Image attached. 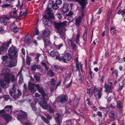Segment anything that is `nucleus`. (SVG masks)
<instances>
[{
  "instance_id": "603ef678",
  "label": "nucleus",
  "mask_w": 125,
  "mask_h": 125,
  "mask_svg": "<svg viewBox=\"0 0 125 125\" xmlns=\"http://www.w3.org/2000/svg\"><path fill=\"white\" fill-rule=\"evenodd\" d=\"M62 3V0H56V3L57 5H60Z\"/></svg>"
},
{
  "instance_id": "473e14b6",
  "label": "nucleus",
  "mask_w": 125,
  "mask_h": 125,
  "mask_svg": "<svg viewBox=\"0 0 125 125\" xmlns=\"http://www.w3.org/2000/svg\"><path fill=\"white\" fill-rule=\"evenodd\" d=\"M41 63L43 66L45 67V69L47 70H48V68L47 67L46 64L45 63V62L44 61H42L41 62Z\"/></svg>"
},
{
  "instance_id": "5fc2aeb1",
  "label": "nucleus",
  "mask_w": 125,
  "mask_h": 125,
  "mask_svg": "<svg viewBox=\"0 0 125 125\" xmlns=\"http://www.w3.org/2000/svg\"><path fill=\"white\" fill-rule=\"evenodd\" d=\"M68 20L70 22H71L73 21V19L72 16H68Z\"/></svg>"
},
{
  "instance_id": "2eb2a0df",
  "label": "nucleus",
  "mask_w": 125,
  "mask_h": 125,
  "mask_svg": "<svg viewBox=\"0 0 125 125\" xmlns=\"http://www.w3.org/2000/svg\"><path fill=\"white\" fill-rule=\"evenodd\" d=\"M57 99L58 101L61 102L66 101L67 99V98L65 95L59 96L58 97Z\"/></svg>"
},
{
  "instance_id": "c9c22d12",
  "label": "nucleus",
  "mask_w": 125,
  "mask_h": 125,
  "mask_svg": "<svg viewBox=\"0 0 125 125\" xmlns=\"http://www.w3.org/2000/svg\"><path fill=\"white\" fill-rule=\"evenodd\" d=\"M48 15L49 16V17H48L49 18H50L52 19H53L54 18V14L53 13V12H52L51 13H50V14H48ZM47 18H48L46 17Z\"/></svg>"
},
{
  "instance_id": "7c9ffc66",
  "label": "nucleus",
  "mask_w": 125,
  "mask_h": 125,
  "mask_svg": "<svg viewBox=\"0 0 125 125\" xmlns=\"http://www.w3.org/2000/svg\"><path fill=\"white\" fill-rule=\"evenodd\" d=\"M52 6L51 7V8H52L54 10H57L59 8L57 6V4L56 3L55 4H51Z\"/></svg>"
},
{
  "instance_id": "cd10ccee",
  "label": "nucleus",
  "mask_w": 125,
  "mask_h": 125,
  "mask_svg": "<svg viewBox=\"0 0 125 125\" xmlns=\"http://www.w3.org/2000/svg\"><path fill=\"white\" fill-rule=\"evenodd\" d=\"M109 116L111 118H113L114 119H115L116 118V115H115L114 112L113 111L109 113Z\"/></svg>"
},
{
  "instance_id": "69168bd1",
  "label": "nucleus",
  "mask_w": 125,
  "mask_h": 125,
  "mask_svg": "<svg viewBox=\"0 0 125 125\" xmlns=\"http://www.w3.org/2000/svg\"><path fill=\"white\" fill-rule=\"evenodd\" d=\"M102 11V9L101 8H100L98 11L97 12V14H100Z\"/></svg>"
},
{
  "instance_id": "9b49d317",
  "label": "nucleus",
  "mask_w": 125,
  "mask_h": 125,
  "mask_svg": "<svg viewBox=\"0 0 125 125\" xmlns=\"http://www.w3.org/2000/svg\"><path fill=\"white\" fill-rule=\"evenodd\" d=\"M44 18H45L43 20L44 23L48 26H51L52 24L51 21L50 20L49 18L46 17V15L44 16Z\"/></svg>"
},
{
  "instance_id": "c03bdc74",
  "label": "nucleus",
  "mask_w": 125,
  "mask_h": 125,
  "mask_svg": "<svg viewBox=\"0 0 125 125\" xmlns=\"http://www.w3.org/2000/svg\"><path fill=\"white\" fill-rule=\"evenodd\" d=\"M112 12V11L110 10L108 11V13L107 14V18H110L111 17Z\"/></svg>"
},
{
  "instance_id": "4c0bfd02",
  "label": "nucleus",
  "mask_w": 125,
  "mask_h": 125,
  "mask_svg": "<svg viewBox=\"0 0 125 125\" xmlns=\"http://www.w3.org/2000/svg\"><path fill=\"white\" fill-rule=\"evenodd\" d=\"M68 42L69 43H70L71 45L73 46V47H75L76 46V45L73 43L72 41L70 39L68 40Z\"/></svg>"
},
{
  "instance_id": "052dcab7",
  "label": "nucleus",
  "mask_w": 125,
  "mask_h": 125,
  "mask_svg": "<svg viewBox=\"0 0 125 125\" xmlns=\"http://www.w3.org/2000/svg\"><path fill=\"white\" fill-rule=\"evenodd\" d=\"M23 125H31V123L29 121H27L23 124Z\"/></svg>"
},
{
  "instance_id": "423d86ee",
  "label": "nucleus",
  "mask_w": 125,
  "mask_h": 125,
  "mask_svg": "<svg viewBox=\"0 0 125 125\" xmlns=\"http://www.w3.org/2000/svg\"><path fill=\"white\" fill-rule=\"evenodd\" d=\"M71 56L69 53L65 54L62 57H60L59 56H56V59L60 61H63L64 62H66L71 60Z\"/></svg>"
},
{
  "instance_id": "f257e3e1",
  "label": "nucleus",
  "mask_w": 125,
  "mask_h": 125,
  "mask_svg": "<svg viewBox=\"0 0 125 125\" xmlns=\"http://www.w3.org/2000/svg\"><path fill=\"white\" fill-rule=\"evenodd\" d=\"M2 74L4 75L3 78L4 82L1 81L0 82V85L2 87L5 88L9 86L8 83L10 81V70L8 69H5L2 71Z\"/></svg>"
},
{
  "instance_id": "bf43d9fd",
  "label": "nucleus",
  "mask_w": 125,
  "mask_h": 125,
  "mask_svg": "<svg viewBox=\"0 0 125 125\" xmlns=\"http://www.w3.org/2000/svg\"><path fill=\"white\" fill-rule=\"evenodd\" d=\"M76 69L78 70H79V62L76 63Z\"/></svg>"
},
{
  "instance_id": "a18cd8bd",
  "label": "nucleus",
  "mask_w": 125,
  "mask_h": 125,
  "mask_svg": "<svg viewBox=\"0 0 125 125\" xmlns=\"http://www.w3.org/2000/svg\"><path fill=\"white\" fill-rule=\"evenodd\" d=\"M50 55L51 56L54 57L56 55V53L54 50H52L50 53Z\"/></svg>"
},
{
  "instance_id": "864d4df0",
  "label": "nucleus",
  "mask_w": 125,
  "mask_h": 125,
  "mask_svg": "<svg viewBox=\"0 0 125 125\" xmlns=\"http://www.w3.org/2000/svg\"><path fill=\"white\" fill-rule=\"evenodd\" d=\"M118 71L117 70H115L114 71L112 72V74H113L115 73V74L116 77H118Z\"/></svg>"
},
{
  "instance_id": "680f3d73",
  "label": "nucleus",
  "mask_w": 125,
  "mask_h": 125,
  "mask_svg": "<svg viewBox=\"0 0 125 125\" xmlns=\"http://www.w3.org/2000/svg\"><path fill=\"white\" fill-rule=\"evenodd\" d=\"M36 69V66L35 65H33L31 68V70L32 71L35 70Z\"/></svg>"
},
{
  "instance_id": "0e129e2a",
  "label": "nucleus",
  "mask_w": 125,
  "mask_h": 125,
  "mask_svg": "<svg viewBox=\"0 0 125 125\" xmlns=\"http://www.w3.org/2000/svg\"><path fill=\"white\" fill-rule=\"evenodd\" d=\"M45 115L46 116L47 118L49 119H51L52 117L51 116H50L48 114H46Z\"/></svg>"
},
{
  "instance_id": "ea45409f",
  "label": "nucleus",
  "mask_w": 125,
  "mask_h": 125,
  "mask_svg": "<svg viewBox=\"0 0 125 125\" xmlns=\"http://www.w3.org/2000/svg\"><path fill=\"white\" fill-rule=\"evenodd\" d=\"M102 95V93L101 91H98L97 95H98L99 99H100L101 98Z\"/></svg>"
},
{
  "instance_id": "72a5a7b5",
  "label": "nucleus",
  "mask_w": 125,
  "mask_h": 125,
  "mask_svg": "<svg viewBox=\"0 0 125 125\" xmlns=\"http://www.w3.org/2000/svg\"><path fill=\"white\" fill-rule=\"evenodd\" d=\"M93 91L94 93V96L96 97L97 96V94L98 91L97 88L94 87L93 89Z\"/></svg>"
},
{
  "instance_id": "4468645a",
  "label": "nucleus",
  "mask_w": 125,
  "mask_h": 125,
  "mask_svg": "<svg viewBox=\"0 0 125 125\" xmlns=\"http://www.w3.org/2000/svg\"><path fill=\"white\" fill-rule=\"evenodd\" d=\"M69 4L67 3H65L62 8V11L64 13L68 11L70 8Z\"/></svg>"
},
{
  "instance_id": "6e6d98bb",
  "label": "nucleus",
  "mask_w": 125,
  "mask_h": 125,
  "mask_svg": "<svg viewBox=\"0 0 125 125\" xmlns=\"http://www.w3.org/2000/svg\"><path fill=\"white\" fill-rule=\"evenodd\" d=\"M4 61H5L8 58V57L7 56H3L1 58Z\"/></svg>"
},
{
  "instance_id": "5701e85b",
  "label": "nucleus",
  "mask_w": 125,
  "mask_h": 125,
  "mask_svg": "<svg viewBox=\"0 0 125 125\" xmlns=\"http://www.w3.org/2000/svg\"><path fill=\"white\" fill-rule=\"evenodd\" d=\"M11 26L13 29V31L14 33H17L18 32L19 30V28L16 26H15V22H13L11 24Z\"/></svg>"
},
{
  "instance_id": "bb28decb",
  "label": "nucleus",
  "mask_w": 125,
  "mask_h": 125,
  "mask_svg": "<svg viewBox=\"0 0 125 125\" xmlns=\"http://www.w3.org/2000/svg\"><path fill=\"white\" fill-rule=\"evenodd\" d=\"M39 74V73H36L34 76V78L37 81H39L40 79V77L38 76Z\"/></svg>"
},
{
  "instance_id": "393cba45",
  "label": "nucleus",
  "mask_w": 125,
  "mask_h": 125,
  "mask_svg": "<svg viewBox=\"0 0 125 125\" xmlns=\"http://www.w3.org/2000/svg\"><path fill=\"white\" fill-rule=\"evenodd\" d=\"M79 100L77 97H76L74 101L73 105L74 107H76L79 102Z\"/></svg>"
},
{
  "instance_id": "412c9836",
  "label": "nucleus",
  "mask_w": 125,
  "mask_h": 125,
  "mask_svg": "<svg viewBox=\"0 0 125 125\" xmlns=\"http://www.w3.org/2000/svg\"><path fill=\"white\" fill-rule=\"evenodd\" d=\"M10 18L8 17L5 16L2 18H0V23H3L4 22L8 21L10 20Z\"/></svg>"
},
{
  "instance_id": "774afa93",
  "label": "nucleus",
  "mask_w": 125,
  "mask_h": 125,
  "mask_svg": "<svg viewBox=\"0 0 125 125\" xmlns=\"http://www.w3.org/2000/svg\"><path fill=\"white\" fill-rule=\"evenodd\" d=\"M72 83V81H71L70 82V83H69L68 84L66 85V87L67 88L69 87L71 85V84Z\"/></svg>"
},
{
  "instance_id": "a211bd4d",
  "label": "nucleus",
  "mask_w": 125,
  "mask_h": 125,
  "mask_svg": "<svg viewBox=\"0 0 125 125\" xmlns=\"http://www.w3.org/2000/svg\"><path fill=\"white\" fill-rule=\"evenodd\" d=\"M2 116L6 120L7 122V124L8 121H11L12 119L11 116L7 114H3L2 115Z\"/></svg>"
},
{
  "instance_id": "aec40b11",
  "label": "nucleus",
  "mask_w": 125,
  "mask_h": 125,
  "mask_svg": "<svg viewBox=\"0 0 125 125\" xmlns=\"http://www.w3.org/2000/svg\"><path fill=\"white\" fill-rule=\"evenodd\" d=\"M12 107V106L10 105H8L6 106L5 107V108L6 109V111L10 113L11 114H13L14 115V112H11V108Z\"/></svg>"
},
{
  "instance_id": "f03ea898",
  "label": "nucleus",
  "mask_w": 125,
  "mask_h": 125,
  "mask_svg": "<svg viewBox=\"0 0 125 125\" xmlns=\"http://www.w3.org/2000/svg\"><path fill=\"white\" fill-rule=\"evenodd\" d=\"M67 23L66 21L62 23H55V27L57 29V32L59 33L61 37L63 39L65 38V27Z\"/></svg>"
},
{
  "instance_id": "49530a36",
  "label": "nucleus",
  "mask_w": 125,
  "mask_h": 125,
  "mask_svg": "<svg viewBox=\"0 0 125 125\" xmlns=\"http://www.w3.org/2000/svg\"><path fill=\"white\" fill-rule=\"evenodd\" d=\"M51 84L53 85H54L55 83V80L54 78H52L51 79L50 81Z\"/></svg>"
},
{
  "instance_id": "f8f14e48",
  "label": "nucleus",
  "mask_w": 125,
  "mask_h": 125,
  "mask_svg": "<svg viewBox=\"0 0 125 125\" xmlns=\"http://www.w3.org/2000/svg\"><path fill=\"white\" fill-rule=\"evenodd\" d=\"M110 85L107 84L105 83L104 87L105 88V91L108 93H111L112 91L111 89L112 83L111 82L109 83Z\"/></svg>"
},
{
  "instance_id": "6ab92c4d",
  "label": "nucleus",
  "mask_w": 125,
  "mask_h": 125,
  "mask_svg": "<svg viewBox=\"0 0 125 125\" xmlns=\"http://www.w3.org/2000/svg\"><path fill=\"white\" fill-rule=\"evenodd\" d=\"M49 31L47 30H44L42 31V35L44 38H46L49 36Z\"/></svg>"
},
{
  "instance_id": "ddd939ff",
  "label": "nucleus",
  "mask_w": 125,
  "mask_h": 125,
  "mask_svg": "<svg viewBox=\"0 0 125 125\" xmlns=\"http://www.w3.org/2000/svg\"><path fill=\"white\" fill-rule=\"evenodd\" d=\"M45 99L43 97V99L42 101H41L39 103L40 105L42 108L45 109H47L48 107V104L45 101Z\"/></svg>"
},
{
  "instance_id": "09e8293b",
  "label": "nucleus",
  "mask_w": 125,
  "mask_h": 125,
  "mask_svg": "<svg viewBox=\"0 0 125 125\" xmlns=\"http://www.w3.org/2000/svg\"><path fill=\"white\" fill-rule=\"evenodd\" d=\"M58 18L59 19H61L62 18V16L61 14L60 13H58L56 14Z\"/></svg>"
},
{
  "instance_id": "c85d7f7f",
  "label": "nucleus",
  "mask_w": 125,
  "mask_h": 125,
  "mask_svg": "<svg viewBox=\"0 0 125 125\" xmlns=\"http://www.w3.org/2000/svg\"><path fill=\"white\" fill-rule=\"evenodd\" d=\"M41 118L42 120L45 123L48 124H49V121L44 116H41Z\"/></svg>"
},
{
  "instance_id": "4be33fe9",
  "label": "nucleus",
  "mask_w": 125,
  "mask_h": 125,
  "mask_svg": "<svg viewBox=\"0 0 125 125\" xmlns=\"http://www.w3.org/2000/svg\"><path fill=\"white\" fill-rule=\"evenodd\" d=\"M56 115L57 116L55 117L56 121L58 125H60L61 123V121L60 118L61 116L59 114H56Z\"/></svg>"
},
{
  "instance_id": "4d7b16f0",
  "label": "nucleus",
  "mask_w": 125,
  "mask_h": 125,
  "mask_svg": "<svg viewBox=\"0 0 125 125\" xmlns=\"http://www.w3.org/2000/svg\"><path fill=\"white\" fill-rule=\"evenodd\" d=\"M89 74L91 76V77L92 78H93L94 77V74L92 72L91 70L90 69V70Z\"/></svg>"
},
{
  "instance_id": "2f4dec72",
  "label": "nucleus",
  "mask_w": 125,
  "mask_h": 125,
  "mask_svg": "<svg viewBox=\"0 0 125 125\" xmlns=\"http://www.w3.org/2000/svg\"><path fill=\"white\" fill-rule=\"evenodd\" d=\"M87 31L86 30L85 31L84 33L83 36V39L84 41H86L87 39Z\"/></svg>"
},
{
  "instance_id": "79ce46f5",
  "label": "nucleus",
  "mask_w": 125,
  "mask_h": 125,
  "mask_svg": "<svg viewBox=\"0 0 125 125\" xmlns=\"http://www.w3.org/2000/svg\"><path fill=\"white\" fill-rule=\"evenodd\" d=\"M3 97L5 100H7L10 99V96L8 95H3Z\"/></svg>"
},
{
  "instance_id": "f3484780",
  "label": "nucleus",
  "mask_w": 125,
  "mask_h": 125,
  "mask_svg": "<svg viewBox=\"0 0 125 125\" xmlns=\"http://www.w3.org/2000/svg\"><path fill=\"white\" fill-rule=\"evenodd\" d=\"M81 13L82 16H79L76 20V23L78 25L80 24L82 20V17L84 15V14L82 12H81Z\"/></svg>"
},
{
  "instance_id": "338daca9",
  "label": "nucleus",
  "mask_w": 125,
  "mask_h": 125,
  "mask_svg": "<svg viewBox=\"0 0 125 125\" xmlns=\"http://www.w3.org/2000/svg\"><path fill=\"white\" fill-rule=\"evenodd\" d=\"M49 111L50 113H53L54 112V110H53L52 109V107H49Z\"/></svg>"
},
{
  "instance_id": "a878e982",
  "label": "nucleus",
  "mask_w": 125,
  "mask_h": 125,
  "mask_svg": "<svg viewBox=\"0 0 125 125\" xmlns=\"http://www.w3.org/2000/svg\"><path fill=\"white\" fill-rule=\"evenodd\" d=\"M36 103L35 102L31 104V106L32 110L34 111H36L37 110V108L35 106V104Z\"/></svg>"
},
{
  "instance_id": "13d9d810",
  "label": "nucleus",
  "mask_w": 125,
  "mask_h": 125,
  "mask_svg": "<svg viewBox=\"0 0 125 125\" xmlns=\"http://www.w3.org/2000/svg\"><path fill=\"white\" fill-rule=\"evenodd\" d=\"M11 5L10 4H5L2 6V7L5 8L10 6Z\"/></svg>"
},
{
  "instance_id": "e433bc0d",
  "label": "nucleus",
  "mask_w": 125,
  "mask_h": 125,
  "mask_svg": "<svg viewBox=\"0 0 125 125\" xmlns=\"http://www.w3.org/2000/svg\"><path fill=\"white\" fill-rule=\"evenodd\" d=\"M27 15V11L26 10H23L21 11L20 13L21 16H25Z\"/></svg>"
},
{
  "instance_id": "1a4fd4ad",
  "label": "nucleus",
  "mask_w": 125,
  "mask_h": 125,
  "mask_svg": "<svg viewBox=\"0 0 125 125\" xmlns=\"http://www.w3.org/2000/svg\"><path fill=\"white\" fill-rule=\"evenodd\" d=\"M14 59V60H12L11 62L7 60L5 63V65L11 67H15L16 64L17 62L16 58Z\"/></svg>"
},
{
  "instance_id": "7ed1b4c3",
  "label": "nucleus",
  "mask_w": 125,
  "mask_h": 125,
  "mask_svg": "<svg viewBox=\"0 0 125 125\" xmlns=\"http://www.w3.org/2000/svg\"><path fill=\"white\" fill-rule=\"evenodd\" d=\"M16 84H13L12 85V87L9 90V94L11 96H12L13 91H14V95L13 96V98L14 99H18L19 96L21 95V91L19 90H17L18 94H16Z\"/></svg>"
},
{
  "instance_id": "0eeeda50",
  "label": "nucleus",
  "mask_w": 125,
  "mask_h": 125,
  "mask_svg": "<svg viewBox=\"0 0 125 125\" xmlns=\"http://www.w3.org/2000/svg\"><path fill=\"white\" fill-rule=\"evenodd\" d=\"M35 87L37 88L38 92L42 94V96L44 99H48L47 94L45 93L44 89L42 87L40 86L39 84H36Z\"/></svg>"
},
{
  "instance_id": "f704fd0d",
  "label": "nucleus",
  "mask_w": 125,
  "mask_h": 125,
  "mask_svg": "<svg viewBox=\"0 0 125 125\" xmlns=\"http://www.w3.org/2000/svg\"><path fill=\"white\" fill-rule=\"evenodd\" d=\"M31 61V58L28 56L27 57V63L28 65H30V61Z\"/></svg>"
},
{
  "instance_id": "b1692460",
  "label": "nucleus",
  "mask_w": 125,
  "mask_h": 125,
  "mask_svg": "<svg viewBox=\"0 0 125 125\" xmlns=\"http://www.w3.org/2000/svg\"><path fill=\"white\" fill-rule=\"evenodd\" d=\"M51 3H49L46 9V11L47 14H48L52 12V10L51 7L52 6Z\"/></svg>"
},
{
  "instance_id": "39448f33",
  "label": "nucleus",
  "mask_w": 125,
  "mask_h": 125,
  "mask_svg": "<svg viewBox=\"0 0 125 125\" xmlns=\"http://www.w3.org/2000/svg\"><path fill=\"white\" fill-rule=\"evenodd\" d=\"M17 51L15 46H13L10 47L8 50V55L10 59L16 58L17 56Z\"/></svg>"
},
{
  "instance_id": "dca6fc26",
  "label": "nucleus",
  "mask_w": 125,
  "mask_h": 125,
  "mask_svg": "<svg viewBox=\"0 0 125 125\" xmlns=\"http://www.w3.org/2000/svg\"><path fill=\"white\" fill-rule=\"evenodd\" d=\"M22 69H21L18 73L17 76H20L19 80V84H21L23 81V78L21 74Z\"/></svg>"
},
{
  "instance_id": "37998d69",
  "label": "nucleus",
  "mask_w": 125,
  "mask_h": 125,
  "mask_svg": "<svg viewBox=\"0 0 125 125\" xmlns=\"http://www.w3.org/2000/svg\"><path fill=\"white\" fill-rule=\"evenodd\" d=\"M117 106L118 108H122V106L120 101H119L117 102Z\"/></svg>"
},
{
  "instance_id": "e2e57ef3",
  "label": "nucleus",
  "mask_w": 125,
  "mask_h": 125,
  "mask_svg": "<svg viewBox=\"0 0 125 125\" xmlns=\"http://www.w3.org/2000/svg\"><path fill=\"white\" fill-rule=\"evenodd\" d=\"M73 14V12L72 11H70L68 14H67L66 15L67 16H71Z\"/></svg>"
},
{
  "instance_id": "a19ab883",
  "label": "nucleus",
  "mask_w": 125,
  "mask_h": 125,
  "mask_svg": "<svg viewBox=\"0 0 125 125\" xmlns=\"http://www.w3.org/2000/svg\"><path fill=\"white\" fill-rule=\"evenodd\" d=\"M43 41L45 45L48 46L49 45V42L48 39H44Z\"/></svg>"
},
{
  "instance_id": "9d476101",
  "label": "nucleus",
  "mask_w": 125,
  "mask_h": 125,
  "mask_svg": "<svg viewBox=\"0 0 125 125\" xmlns=\"http://www.w3.org/2000/svg\"><path fill=\"white\" fill-rule=\"evenodd\" d=\"M36 84L30 82L28 83V87L29 89L30 90L31 93L34 94L36 91V89L34 88L35 87Z\"/></svg>"
},
{
  "instance_id": "de8ad7c7",
  "label": "nucleus",
  "mask_w": 125,
  "mask_h": 125,
  "mask_svg": "<svg viewBox=\"0 0 125 125\" xmlns=\"http://www.w3.org/2000/svg\"><path fill=\"white\" fill-rule=\"evenodd\" d=\"M39 31L38 29L37 28H36L35 30L34 34V35H38L39 34Z\"/></svg>"
},
{
  "instance_id": "58836bf2",
  "label": "nucleus",
  "mask_w": 125,
  "mask_h": 125,
  "mask_svg": "<svg viewBox=\"0 0 125 125\" xmlns=\"http://www.w3.org/2000/svg\"><path fill=\"white\" fill-rule=\"evenodd\" d=\"M80 34L79 33H78L77 34V38L76 39V43L79 45V38L80 37Z\"/></svg>"
},
{
  "instance_id": "c756f323",
  "label": "nucleus",
  "mask_w": 125,
  "mask_h": 125,
  "mask_svg": "<svg viewBox=\"0 0 125 125\" xmlns=\"http://www.w3.org/2000/svg\"><path fill=\"white\" fill-rule=\"evenodd\" d=\"M47 74L50 76H52L54 75V73L52 70H50L48 72Z\"/></svg>"
},
{
  "instance_id": "6e6552de",
  "label": "nucleus",
  "mask_w": 125,
  "mask_h": 125,
  "mask_svg": "<svg viewBox=\"0 0 125 125\" xmlns=\"http://www.w3.org/2000/svg\"><path fill=\"white\" fill-rule=\"evenodd\" d=\"M12 39H10L9 41H8L7 43H6L3 42L2 43L1 45L2 47L0 48V54H1L2 52H3V50H7L8 49L5 46H6L7 47H8L9 46L10 44L11 43Z\"/></svg>"
},
{
  "instance_id": "8fccbe9b",
  "label": "nucleus",
  "mask_w": 125,
  "mask_h": 125,
  "mask_svg": "<svg viewBox=\"0 0 125 125\" xmlns=\"http://www.w3.org/2000/svg\"><path fill=\"white\" fill-rule=\"evenodd\" d=\"M63 46V43H61L60 44L56 46V48L58 49L59 50Z\"/></svg>"
},
{
  "instance_id": "20e7f679",
  "label": "nucleus",
  "mask_w": 125,
  "mask_h": 125,
  "mask_svg": "<svg viewBox=\"0 0 125 125\" xmlns=\"http://www.w3.org/2000/svg\"><path fill=\"white\" fill-rule=\"evenodd\" d=\"M19 114L20 115L18 116L17 119L20 121H22L26 119L27 117V114L25 112L21 110L20 111L16 110L14 111V115Z\"/></svg>"
},
{
  "instance_id": "3c124183",
  "label": "nucleus",
  "mask_w": 125,
  "mask_h": 125,
  "mask_svg": "<svg viewBox=\"0 0 125 125\" xmlns=\"http://www.w3.org/2000/svg\"><path fill=\"white\" fill-rule=\"evenodd\" d=\"M40 54H37L36 57L35 58V59H36V61L37 62H38L39 61V58L40 56Z\"/></svg>"
}]
</instances>
